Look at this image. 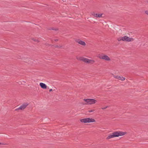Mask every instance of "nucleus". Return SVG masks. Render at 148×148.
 <instances>
[{
    "mask_svg": "<svg viewBox=\"0 0 148 148\" xmlns=\"http://www.w3.org/2000/svg\"><path fill=\"white\" fill-rule=\"evenodd\" d=\"M118 132L119 133V136L124 135L127 133V132H123L120 131H119Z\"/></svg>",
    "mask_w": 148,
    "mask_h": 148,
    "instance_id": "obj_10",
    "label": "nucleus"
},
{
    "mask_svg": "<svg viewBox=\"0 0 148 148\" xmlns=\"http://www.w3.org/2000/svg\"><path fill=\"white\" fill-rule=\"evenodd\" d=\"M33 40H34V41H37V42H38V40H37L35 39H34V38H33Z\"/></svg>",
    "mask_w": 148,
    "mask_h": 148,
    "instance_id": "obj_17",
    "label": "nucleus"
},
{
    "mask_svg": "<svg viewBox=\"0 0 148 148\" xmlns=\"http://www.w3.org/2000/svg\"><path fill=\"white\" fill-rule=\"evenodd\" d=\"M145 13L147 15H148V10H146L145 11Z\"/></svg>",
    "mask_w": 148,
    "mask_h": 148,
    "instance_id": "obj_15",
    "label": "nucleus"
},
{
    "mask_svg": "<svg viewBox=\"0 0 148 148\" xmlns=\"http://www.w3.org/2000/svg\"><path fill=\"white\" fill-rule=\"evenodd\" d=\"M0 145H5V144H4L3 143H0Z\"/></svg>",
    "mask_w": 148,
    "mask_h": 148,
    "instance_id": "obj_19",
    "label": "nucleus"
},
{
    "mask_svg": "<svg viewBox=\"0 0 148 148\" xmlns=\"http://www.w3.org/2000/svg\"><path fill=\"white\" fill-rule=\"evenodd\" d=\"M102 14H97V13H93L92 14V15L94 17H102Z\"/></svg>",
    "mask_w": 148,
    "mask_h": 148,
    "instance_id": "obj_8",
    "label": "nucleus"
},
{
    "mask_svg": "<svg viewBox=\"0 0 148 148\" xmlns=\"http://www.w3.org/2000/svg\"><path fill=\"white\" fill-rule=\"evenodd\" d=\"M112 76H113V77H114V78H115V77H116V75H114L113 74H112Z\"/></svg>",
    "mask_w": 148,
    "mask_h": 148,
    "instance_id": "obj_21",
    "label": "nucleus"
},
{
    "mask_svg": "<svg viewBox=\"0 0 148 148\" xmlns=\"http://www.w3.org/2000/svg\"><path fill=\"white\" fill-rule=\"evenodd\" d=\"M28 103L27 102L24 103L21 105L18 108L15 110V111H18L19 110H23L25 109L28 105Z\"/></svg>",
    "mask_w": 148,
    "mask_h": 148,
    "instance_id": "obj_5",
    "label": "nucleus"
},
{
    "mask_svg": "<svg viewBox=\"0 0 148 148\" xmlns=\"http://www.w3.org/2000/svg\"><path fill=\"white\" fill-rule=\"evenodd\" d=\"M52 91V89H50L49 90V92H51Z\"/></svg>",
    "mask_w": 148,
    "mask_h": 148,
    "instance_id": "obj_20",
    "label": "nucleus"
},
{
    "mask_svg": "<svg viewBox=\"0 0 148 148\" xmlns=\"http://www.w3.org/2000/svg\"><path fill=\"white\" fill-rule=\"evenodd\" d=\"M81 121L82 122L84 123H89L93 122V121Z\"/></svg>",
    "mask_w": 148,
    "mask_h": 148,
    "instance_id": "obj_12",
    "label": "nucleus"
},
{
    "mask_svg": "<svg viewBox=\"0 0 148 148\" xmlns=\"http://www.w3.org/2000/svg\"><path fill=\"white\" fill-rule=\"evenodd\" d=\"M98 58L101 59H102L106 61H110L111 59L108 56L103 53L99 54L98 55Z\"/></svg>",
    "mask_w": 148,
    "mask_h": 148,
    "instance_id": "obj_2",
    "label": "nucleus"
},
{
    "mask_svg": "<svg viewBox=\"0 0 148 148\" xmlns=\"http://www.w3.org/2000/svg\"><path fill=\"white\" fill-rule=\"evenodd\" d=\"M80 120L81 121H87V120H90V121H92V120H95L94 119H90L89 118H85V119H81Z\"/></svg>",
    "mask_w": 148,
    "mask_h": 148,
    "instance_id": "obj_11",
    "label": "nucleus"
},
{
    "mask_svg": "<svg viewBox=\"0 0 148 148\" xmlns=\"http://www.w3.org/2000/svg\"><path fill=\"white\" fill-rule=\"evenodd\" d=\"M94 110H95L94 109L89 110H88V112H92L94 111Z\"/></svg>",
    "mask_w": 148,
    "mask_h": 148,
    "instance_id": "obj_16",
    "label": "nucleus"
},
{
    "mask_svg": "<svg viewBox=\"0 0 148 148\" xmlns=\"http://www.w3.org/2000/svg\"><path fill=\"white\" fill-rule=\"evenodd\" d=\"M119 135L118 132H113L111 135H109L107 138V139H109L115 137H119Z\"/></svg>",
    "mask_w": 148,
    "mask_h": 148,
    "instance_id": "obj_6",
    "label": "nucleus"
},
{
    "mask_svg": "<svg viewBox=\"0 0 148 148\" xmlns=\"http://www.w3.org/2000/svg\"><path fill=\"white\" fill-rule=\"evenodd\" d=\"M108 107V106H106V107H104V108H102V109H106Z\"/></svg>",
    "mask_w": 148,
    "mask_h": 148,
    "instance_id": "obj_18",
    "label": "nucleus"
},
{
    "mask_svg": "<svg viewBox=\"0 0 148 148\" xmlns=\"http://www.w3.org/2000/svg\"><path fill=\"white\" fill-rule=\"evenodd\" d=\"M78 60H79L82 61L85 63L88 64H92L95 62V60H94L89 59L84 57H80Z\"/></svg>",
    "mask_w": 148,
    "mask_h": 148,
    "instance_id": "obj_1",
    "label": "nucleus"
},
{
    "mask_svg": "<svg viewBox=\"0 0 148 148\" xmlns=\"http://www.w3.org/2000/svg\"><path fill=\"white\" fill-rule=\"evenodd\" d=\"M40 86L41 88L43 89H46L47 87L46 85L42 83H40Z\"/></svg>",
    "mask_w": 148,
    "mask_h": 148,
    "instance_id": "obj_9",
    "label": "nucleus"
},
{
    "mask_svg": "<svg viewBox=\"0 0 148 148\" xmlns=\"http://www.w3.org/2000/svg\"><path fill=\"white\" fill-rule=\"evenodd\" d=\"M75 42L83 46H85L86 45V44L85 42L80 39H78L75 40Z\"/></svg>",
    "mask_w": 148,
    "mask_h": 148,
    "instance_id": "obj_7",
    "label": "nucleus"
},
{
    "mask_svg": "<svg viewBox=\"0 0 148 148\" xmlns=\"http://www.w3.org/2000/svg\"><path fill=\"white\" fill-rule=\"evenodd\" d=\"M83 100L86 102L84 104L92 105L95 103L97 101L95 99H84Z\"/></svg>",
    "mask_w": 148,
    "mask_h": 148,
    "instance_id": "obj_4",
    "label": "nucleus"
},
{
    "mask_svg": "<svg viewBox=\"0 0 148 148\" xmlns=\"http://www.w3.org/2000/svg\"><path fill=\"white\" fill-rule=\"evenodd\" d=\"M121 79L120 80H121L122 81H124L125 79V78L123 77L122 76H121Z\"/></svg>",
    "mask_w": 148,
    "mask_h": 148,
    "instance_id": "obj_14",
    "label": "nucleus"
},
{
    "mask_svg": "<svg viewBox=\"0 0 148 148\" xmlns=\"http://www.w3.org/2000/svg\"><path fill=\"white\" fill-rule=\"evenodd\" d=\"M147 2L148 3V1H147Z\"/></svg>",
    "mask_w": 148,
    "mask_h": 148,
    "instance_id": "obj_22",
    "label": "nucleus"
},
{
    "mask_svg": "<svg viewBox=\"0 0 148 148\" xmlns=\"http://www.w3.org/2000/svg\"><path fill=\"white\" fill-rule=\"evenodd\" d=\"M121 76L116 75V77H115V78L120 80L121 79Z\"/></svg>",
    "mask_w": 148,
    "mask_h": 148,
    "instance_id": "obj_13",
    "label": "nucleus"
},
{
    "mask_svg": "<svg viewBox=\"0 0 148 148\" xmlns=\"http://www.w3.org/2000/svg\"><path fill=\"white\" fill-rule=\"evenodd\" d=\"M117 40L119 41L122 40L129 42L133 41L134 39L132 38H130L127 36H125L123 37H120L117 38Z\"/></svg>",
    "mask_w": 148,
    "mask_h": 148,
    "instance_id": "obj_3",
    "label": "nucleus"
}]
</instances>
